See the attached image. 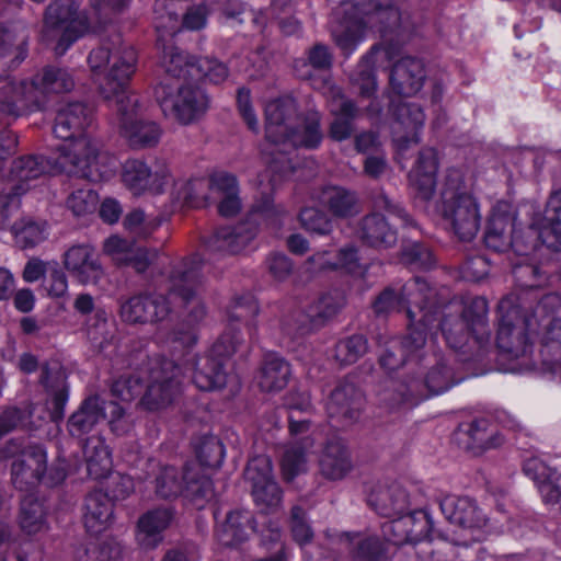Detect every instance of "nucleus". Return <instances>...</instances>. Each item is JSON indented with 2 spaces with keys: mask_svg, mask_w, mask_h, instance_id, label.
I'll return each instance as SVG.
<instances>
[{
  "mask_svg": "<svg viewBox=\"0 0 561 561\" xmlns=\"http://www.w3.org/2000/svg\"><path fill=\"white\" fill-rule=\"evenodd\" d=\"M27 56V36H14L10 32L0 35V67L11 69L18 67Z\"/></svg>",
  "mask_w": 561,
  "mask_h": 561,
  "instance_id": "52",
  "label": "nucleus"
},
{
  "mask_svg": "<svg viewBox=\"0 0 561 561\" xmlns=\"http://www.w3.org/2000/svg\"><path fill=\"white\" fill-rule=\"evenodd\" d=\"M391 518V520L386 522L382 525V534L385 539L397 546L410 543L409 526L413 524L411 518L408 517V515Z\"/></svg>",
  "mask_w": 561,
  "mask_h": 561,
  "instance_id": "64",
  "label": "nucleus"
},
{
  "mask_svg": "<svg viewBox=\"0 0 561 561\" xmlns=\"http://www.w3.org/2000/svg\"><path fill=\"white\" fill-rule=\"evenodd\" d=\"M185 496L196 505L203 508L205 504L214 497V485L211 480L206 476H191L187 470V479L184 485Z\"/></svg>",
  "mask_w": 561,
  "mask_h": 561,
  "instance_id": "56",
  "label": "nucleus"
},
{
  "mask_svg": "<svg viewBox=\"0 0 561 561\" xmlns=\"http://www.w3.org/2000/svg\"><path fill=\"white\" fill-rule=\"evenodd\" d=\"M105 409L104 402L99 397L85 399L68 420L70 435L80 437L91 432L105 417Z\"/></svg>",
  "mask_w": 561,
  "mask_h": 561,
  "instance_id": "41",
  "label": "nucleus"
},
{
  "mask_svg": "<svg viewBox=\"0 0 561 561\" xmlns=\"http://www.w3.org/2000/svg\"><path fill=\"white\" fill-rule=\"evenodd\" d=\"M376 211L364 216L357 224V238L366 245L375 249L392 248L398 240L397 230L388 222L379 211L383 210L396 215L404 225H412V218L388 195L380 192L374 198Z\"/></svg>",
  "mask_w": 561,
  "mask_h": 561,
  "instance_id": "9",
  "label": "nucleus"
},
{
  "mask_svg": "<svg viewBox=\"0 0 561 561\" xmlns=\"http://www.w3.org/2000/svg\"><path fill=\"white\" fill-rule=\"evenodd\" d=\"M437 208L459 240L471 241L477 236L481 222L479 205L467 190L460 171H447L440 185Z\"/></svg>",
  "mask_w": 561,
  "mask_h": 561,
  "instance_id": "6",
  "label": "nucleus"
},
{
  "mask_svg": "<svg viewBox=\"0 0 561 561\" xmlns=\"http://www.w3.org/2000/svg\"><path fill=\"white\" fill-rule=\"evenodd\" d=\"M170 312V302L163 295H138L121 305V318L128 323L162 322Z\"/></svg>",
  "mask_w": 561,
  "mask_h": 561,
  "instance_id": "23",
  "label": "nucleus"
},
{
  "mask_svg": "<svg viewBox=\"0 0 561 561\" xmlns=\"http://www.w3.org/2000/svg\"><path fill=\"white\" fill-rule=\"evenodd\" d=\"M64 268L81 285H96L105 271L95 249L87 243L69 247L61 256Z\"/></svg>",
  "mask_w": 561,
  "mask_h": 561,
  "instance_id": "20",
  "label": "nucleus"
},
{
  "mask_svg": "<svg viewBox=\"0 0 561 561\" xmlns=\"http://www.w3.org/2000/svg\"><path fill=\"white\" fill-rule=\"evenodd\" d=\"M425 124V114L421 105L414 102H399L393 105L392 141L398 154H403L421 141V130Z\"/></svg>",
  "mask_w": 561,
  "mask_h": 561,
  "instance_id": "19",
  "label": "nucleus"
},
{
  "mask_svg": "<svg viewBox=\"0 0 561 561\" xmlns=\"http://www.w3.org/2000/svg\"><path fill=\"white\" fill-rule=\"evenodd\" d=\"M116 112L118 133L133 149L156 147L162 136L161 127L152 121L142 119V104L138 95L119 99L112 105Z\"/></svg>",
  "mask_w": 561,
  "mask_h": 561,
  "instance_id": "12",
  "label": "nucleus"
},
{
  "mask_svg": "<svg viewBox=\"0 0 561 561\" xmlns=\"http://www.w3.org/2000/svg\"><path fill=\"white\" fill-rule=\"evenodd\" d=\"M257 310V305L251 297L237 300L228 311L229 327L213 344L209 353L187 359L193 370V382L198 389L211 391L226 386L228 375L225 362L236 354L243 343L240 332L232 325L234 322L255 316Z\"/></svg>",
  "mask_w": 561,
  "mask_h": 561,
  "instance_id": "4",
  "label": "nucleus"
},
{
  "mask_svg": "<svg viewBox=\"0 0 561 561\" xmlns=\"http://www.w3.org/2000/svg\"><path fill=\"white\" fill-rule=\"evenodd\" d=\"M88 62L93 73L101 75L100 92L112 105L117 104L119 99L136 95L128 88L136 71L137 54L119 36L93 49L89 54Z\"/></svg>",
  "mask_w": 561,
  "mask_h": 561,
  "instance_id": "5",
  "label": "nucleus"
},
{
  "mask_svg": "<svg viewBox=\"0 0 561 561\" xmlns=\"http://www.w3.org/2000/svg\"><path fill=\"white\" fill-rule=\"evenodd\" d=\"M458 434L465 448L477 454L503 443V436L496 425L485 417L474 419L461 425Z\"/></svg>",
  "mask_w": 561,
  "mask_h": 561,
  "instance_id": "32",
  "label": "nucleus"
},
{
  "mask_svg": "<svg viewBox=\"0 0 561 561\" xmlns=\"http://www.w3.org/2000/svg\"><path fill=\"white\" fill-rule=\"evenodd\" d=\"M209 187L204 180H179L174 182L172 199L175 207H197L204 201L203 192Z\"/></svg>",
  "mask_w": 561,
  "mask_h": 561,
  "instance_id": "53",
  "label": "nucleus"
},
{
  "mask_svg": "<svg viewBox=\"0 0 561 561\" xmlns=\"http://www.w3.org/2000/svg\"><path fill=\"white\" fill-rule=\"evenodd\" d=\"M289 377V364L275 354H268L262 364L257 382L262 391L278 392L287 386Z\"/></svg>",
  "mask_w": 561,
  "mask_h": 561,
  "instance_id": "43",
  "label": "nucleus"
},
{
  "mask_svg": "<svg viewBox=\"0 0 561 561\" xmlns=\"http://www.w3.org/2000/svg\"><path fill=\"white\" fill-rule=\"evenodd\" d=\"M254 529L252 514L245 510H236L227 515L216 536L221 545L236 546L247 540L249 530Z\"/></svg>",
  "mask_w": 561,
  "mask_h": 561,
  "instance_id": "42",
  "label": "nucleus"
},
{
  "mask_svg": "<svg viewBox=\"0 0 561 561\" xmlns=\"http://www.w3.org/2000/svg\"><path fill=\"white\" fill-rule=\"evenodd\" d=\"M438 165V156L434 148L425 147L420 150L409 174L410 185L420 199L427 202L433 197Z\"/></svg>",
  "mask_w": 561,
  "mask_h": 561,
  "instance_id": "28",
  "label": "nucleus"
},
{
  "mask_svg": "<svg viewBox=\"0 0 561 561\" xmlns=\"http://www.w3.org/2000/svg\"><path fill=\"white\" fill-rule=\"evenodd\" d=\"M174 512L170 507H158L142 514L136 526V542L145 550L156 549L170 527Z\"/></svg>",
  "mask_w": 561,
  "mask_h": 561,
  "instance_id": "27",
  "label": "nucleus"
},
{
  "mask_svg": "<svg viewBox=\"0 0 561 561\" xmlns=\"http://www.w3.org/2000/svg\"><path fill=\"white\" fill-rule=\"evenodd\" d=\"M92 122L93 111L82 102H69L58 110L53 131L67 142L59 146L56 163L69 175L106 182L116 174L118 160L87 133Z\"/></svg>",
  "mask_w": 561,
  "mask_h": 561,
  "instance_id": "2",
  "label": "nucleus"
},
{
  "mask_svg": "<svg viewBox=\"0 0 561 561\" xmlns=\"http://www.w3.org/2000/svg\"><path fill=\"white\" fill-rule=\"evenodd\" d=\"M426 344V333L423 328H410L402 340H392L388 348L380 356V365L388 371L401 367L413 354L421 351Z\"/></svg>",
  "mask_w": 561,
  "mask_h": 561,
  "instance_id": "33",
  "label": "nucleus"
},
{
  "mask_svg": "<svg viewBox=\"0 0 561 561\" xmlns=\"http://www.w3.org/2000/svg\"><path fill=\"white\" fill-rule=\"evenodd\" d=\"M363 402L359 390L352 383H343L332 391L327 408L330 416H342L352 422L359 416Z\"/></svg>",
  "mask_w": 561,
  "mask_h": 561,
  "instance_id": "40",
  "label": "nucleus"
},
{
  "mask_svg": "<svg viewBox=\"0 0 561 561\" xmlns=\"http://www.w3.org/2000/svg\"><path fill=\"white\" fill-rule=\"evenodd\" d=\"M322 140L320 116L312 113L304 119L297 117V103L291 96H282L268 102L265 106V144L261 154L273 175H260L259 187L262 196L255 202L251 219H265L275 222L285 211L274 205L271 193L282 178L294 172L289 154L298 147L317 148Z\"/></svg>",
  "mask_w": 561,
  "mask_h": 561,
  "instance_id": "1",
  "label": "nucleus"
},
{
  "mask_svg": "<svg viewBox=\"0 0 561 561\" xmlns=\"http://www.w3.org/2000/svg\"><path fill=\"white\" fill-rule=\"evenodd\" d=\"M193 80H205L210 83H221L228 77V68L225 64L217 59L198 58L196 66L191 68Z\"/></svg>",
  "mask_w": 561,
  "mask_h": 561,
  "instance_id": "58",
  "label": "nucleus"
},
{
  "mask_svg": "<svg viewBox=\"0 0 561 561\" xmlns=\"http://www.w3.org/2000/svg\"><path fill=\"white\" fill-rule=\"evenodd\" d=\"M425 70L421 60L404 57L397 61L390 73V84L393 91L403 96L416 94L424 82Z\"/></svg>",
  "mask_w": 561,
  "mask_h": 561,
  "instance_id": "35",
  "label": "nucleus"
},
{
  "mask_svg": "<svg viewBox=\"0 0 561 561\" xmlns=\"http://www.w3.org/2000/svg\"><path fill=\"white\" fill-rule=\"evenodd\" d=\"M524 472L536 482L543 503L561 512V474L537 458L525 461Z\"/></svg>",
  "mask_w": 561,
  "mask_h": 561,
  "instance_id": "31",
  "label": "nucleus"
},
{
  "mask_svg": "<svg viewBox=\"0 0 561 561\" xmlns=\"http://www.w3.org/2000/svg\"><path fill=\"white\" fill-rule=\"evenodd\" d=\"M546 220L547 225L539 232V238L548 248L558 251L561 248V190L550 197Z\"/></svg>",
  "mask_w": 561,
  "mask_h": 561,
  "instance_id": "50",
  "label": "nucleus"
},
{
  "mask_svg": "<svg viewBox=\"0 0 561 561\" xmlns=\"http://www.w3.org/2000/svg\"><path fill=\"white\" fill-rule=\"evenodd\" d=\"M282 473L285 480L294 478L307 470V458L305 451L297 446H289L285 449L282 462Z\"/></svg>",
  "mask_w": 561,
  "mask_h": 561,
  "instance_id": "63",
  "label": "nucleus"
},
{
  "mask_svg": "<svg viewBox=\"0 0 561 561\" xmlns=\"http://www.w3.org/2000/svg\"><path fill=\"white\" fill-rule=\"evenodd\" d=\"M33 413V404L24 403L21 407H7L0 413V439L12 431L27 427Z\"/></svg>",
  "mask_w": 561,
  "mask_h": 561,
  "instance_id": "54",
  "label": "nucleus"
},
{
  "mask_svg": "<svg viewBox=\"0 0 561 561\" xmlns=\"http://www.w3.org/2000/svg\"><path fill=\"white\" fill-rule=\"evenodd\" d=\"M122 182L135 196L145 193L161 194L169 184L171 173L164 160H154L152 164L140 159H128L122 165Z\"/></svg>",
  "mask_w": 561,
  "mask_h": 561,
  "instance_id": "17",
  "label": "nucleus"
},
{
  "mask_svg": "<svg viewBox=\"0 0 561 561\" xmlns=\"http://www.w3.org/2000/svg\"><path fill=\"white\" fill-rule=\"evenodd\" d=\"M350 453L341 440L327 444L320 460L322 474L331 480H341L352 470Z\"/></svg>",
  "mask_w": 561,
  "mask_h": 561,
  "instance_id": "44",
  "label": "nucleus"
},
{
  "mask_svg": "<svg viewBox=\"0 0 561 561\" xmlns=\"http://www.w3.org/2000/svg\"><path fill=\"white\" fill-rule=\"evenodd\" d=\"M49 162L42 156H24L14 160L11 168L12 186L0 195V229L9 226V219L20 208V196L46 176Z\"/></svg>",
  "mask_w": 561,
  "mask_h": 561,
  "instance_id": "11",
  "label": "nucleus"
},
{
  "mask_svg": "<svg viewBox=\"0 0 561 561\" xmlns=\"http://www.w3.org/2000/svg\"><path fill=\"white\" fill-rule=\"evenodd\" d=\"M439 507L449 523L462 528H481L486 523L482 510L468 496L446 495L439 501Z\"/></svg>",
  "mask_w": 561,
  "mask_h": 561,
  "instance_id": "30",
  "label": "nucleus"
},
{
  "mask_svg": "<svg viewBox=\"0 0 561 561\" xmlns=\"http://www.w3.org/2000/svg\"><path fill=\"white\" fill-rule=\"evenodd\" d=\"M342 21L332 26V37L345 56H350L363 41L366 28L379 32L412 26L408 5L401 0H346L334 13Z\"/></svg>",
  "mask_w": 561,
  "mask_h": 561,
  "instance_id": "3",
  "label": "nucleus"
},
{
  "mask_svg": "<svg viewBox=\"0 0 561 561\" xmlns=\"http://www.w3.org/2000/svg\"><path fill=\"white\" fill-rule=\"evenodd\" d=\"M154 93L164 116L183 125L199 121L209 107L208 95L197 85L183 84L173 88L161 82Z\"/></svg>",
  "mask_w": 561,
  "mask_h": 561,
  "instance_id": "10",
  "label": "nucleus"
},
{
  "mask_svg": "<svg viewBox=\"0 0 561 561\" xmlns=\"http://www.w3.org/2000/svg\"><path fill=\"white\" fill-rule=\"evenodd\" d=\"M488 304L481 297L473 298L468 305L450 301L444 307L440 330L447 344L461 350L472 336L483 347L490 342L491 333L486 320Z\"/></svg>",
  "mask_w": 561,
  "mask_h": 561,
  "instance_id": "7",
  "label": "nucleus"
},
{
  "mask_svg": "<svg viewBox=\"0 0 561 561\" xmlns=\"http://www.w3.org/2000/svg\"><path fill=\"white\" fill-rule=\"evenodd\" d=\"M368 504L381 516L396 517L409 510L410 502L407 491L399 484L375 488Z\"/></svg>",
  "mask_w": 561,
  "mask_h": 561,
  "instance_id": "36",
  "label": "nucleus"
},
{
  "mask_svg": "<svg viewBox=\"0 0 561 561\" xmlns=\"http://www.w3.org/2000/svg\"><path fill=\"white\" fill-rule=\"evenodd\" d=\"M183 371L172 359L156 358L151 362L148 385L140 404L148 411L168 407L179 394Z\"/></svg>",
  "mask_w": 561,
  "mask_h": 561,
  "instance_id": "15",
  "label": "nucleus"
},
{
  "mask_svg": "<svg viewBox=\"0 0 561 561\" xmlns=\"http://www.w3.org/2000/svg\"><path fill=\"white\" fill-rule=\"evenodd\" d=\"M209 188L224 196L218 205L221 216L232 217L239 213L241 201L238 196V183L234 175L225 172L214 174L209 180Z\"/></svg>",
  "mask_w": 561,
  "mask_h": 561,
  "instance_id": "47",
  "label": "nucleus"
},
{
  "mask_svg": "<svg viewBox=\"0 0 561 561\" xmlns=\"http://www.w3.org/2000/svg\"><path fill=\"white\" fill-rule=\"evenodd\" d=\"M256 233L257 227L251 220L234 227H222L208 239L206 248L210 252L237 254L250 245Z\"/></svg>",
  "mask_w": 561,
  "mask_h": 561,
  "instance_id": "29",
  "label": "nucleus"
},
{
  "mask_svg": "<svg viewBox=\"0 0 561 561\" xmlns=\"http://www.w3.org/2000/svg\"><path fill=\"white\" fill-rule=\"evenodd\" d=\"M87 30V19L78 13L75 0H54L46 9L44 36L47 41L57 39V54H65Z\"/></svg>",
  "mask_w": 561,
  "mask_h": 561,
  "instance_id": "14",
  "label": "nucleus"
},
{
  "mask_svg": "<svg viewBox=\"0 0 561 561\" xmlns=\"http://www.w3.org/2000/svg\"><path fill=\"white\" fill-rule=\"evenodd\" d=\"M20 526L26 535L43 534L47 530L43 504L32 494H27L21 502Z\"/></svg>",
  "mask_w": 561,
  "mask_h": 561,
  "instance_id": "51",
  "label": "nucleus"
},
{
  "mask_svg": "<svg viewBox=\"0 0 561 561\" xmlns=\"http://www.w3.org/2000/svg\"><path fill=\"white\" fill-rule=\"evenodd\" d=\"M346 299L339 289L323 294L307 311L297 310L293 313V330L305 334L336 316L345 306Z\"/></svg>",
  "mask_w": 561,
  "mask_h": 561,
  "instance_id": "22",
  "label": "nucleus"
},
{
  "mask_svg": "<svg viewBox=\"0 0 561 561\" xmlns=\"http://www.w3.org/2000/svg\"><path fill=\"white\" fill-rule=\"evenodd\" d=\"M450 370L443 363L437 365L426 374L424 379L409 378L400 385L398 391L400 399L398 402L415 400L416 402L427 398L430 394H438L451 387Z\"/></svg>",
  "mask_w": 561,
  "mask_h": 561,
  "instance_id": "25",
  "label": "nucleus"
},
{
  "mask_svg": "<svg viewBox=\"0 0 561 561\" xmlns=\"http://www.w3.org/2000/svg\"><path fill=\"white\" fill-rule=\"evenodd\" d=\"M161 220L157 216L146 215L141 209H134L124 219V227L137 237L146 238L159 226Z\"/></svg>",
  "mask_w": 561,
  "mask_h": 561,
  "instance_id": "59",
  "label": "nucleus"
},
{
  "mask_svg": "<svg viewBox=\"0 0 561 561\" xmlns=\"http://www.w3.org/2000/svg\"><path fill=\"white\" fill-rule=\"evenodd\" d=\"M89 477L94 480L107 478L112 470L111 453L104 439L91 436L83 446Z\"/></svg>",
  "mask_w": 561,
  "mask_h": 561,
  "instance_id": "45",
  "label": "nucleus"
},
{
  "mask_svg": "<svg viewBox=\"0 0 561 561\" xmlns=\"http://www.w3.org/2000/svg\"><path fill=\"white\" fill-rule=\"evenodd\" d=\"M187 472L184 474L173 466L159 465L153 471L151 484L158 497L175 499L183 494Z\"/></svg>",
  "mask_w": 561,
  "mask_h": 561,
  "instance_id": "46",
  "label": "nucleus"
},
{
  "mask_svg": "<svg viewBox=\"0 0 561 561\" xmlns=\"http://www.w3.org/2000/svg\"><path fill=\"white\" fill-rule=\"evenodd\" d=\"M0 457L14 459L11 466L12 483L21 491L37 485L47 471L46 450L37 444L23 446L18 439H10L0 447Z\"/></svg>",
  "mask_w": 561,
  "mask_h": 561,
  "instance_id": "13",
  "label": "nucleus"
},
{
  "mask_svg": "<svg viewBox=\"0 0 561 561\" xmlns=\"http://www.w3.org/2000/svg\"><path fill=\"white\" fill-rule=\"evenodd\" d=\"M500 323L496 346L501 353L511 358L525 355L529 347L528 328L530 320L514 305L511 297L503 298L499 304Z\"/></svg>",
  "mask_w": 561,
  "mask_h": 561,
  "instance_id": "16",
  "label": "nucleus"
},
{
  "mask_svg": "<svg viewBox=\"0 0 561 561\" xmlns=\"http://www.w3.org/2000/svg\"><path fill=\"white\" fill-rule=\"evenodd\" d=\"M513 219L507 215L492 216L484 237L488 248L501 252L514 247L520 252L517 245V239L513 237Z\"/></svg>",
  "mask_w": 561,
  "mask_h": 561,
  "instance_id": "48",
  "label": "nucleus"
},
{
  "mask_svg": "<svg viewBox=\"0 0 561 561\" xmlns=\"http://www.w3.org/2000/svg\"><path fill=\"white\" fill-rule=\"evenodd\" d=\"M313 198L335 218H350L360 210L357 195L342 186H324L316 193Z\"/></svg>",
  "mask_w": 561,
  "mask_h": 561,
  "instance_id": "34",
  "label": "nucleus"
},
{
  "mask_svg": "<svg viewBox=\"0 0 561 561\" xmlns=\"http://www.w3.org/2000/svg\"><path fill=\"white\" fill-rule=\"evenodd\" d=\"M33 84L44 101V110L48 103V95L70 92L75 88L72 73L56 66H46L32 77Z\"/></svg>",
  "mask_w": 561,
  "mask_h": 561,
  "instance_id": "39",
  "label": "nucleus"
},
{
  "mask_svg": "<svg viewBox=\"0 0 561 561\" xmlns=\"http://www.w3.org/2000/svg\"><path fill=\"white\" fill-rule=\"evenodd\" d=\"M161 64L172 77L193 79L191 68L196 66V60L193 61V58L176 47L164 48Z\"/></svg>",
  "mask_w": 561,
  "mask_h": 561,
  "instance_id": "55",
  "label": "nucleus"
},
{
  "mask_svg": "<svg viewBox=\"0 0 561 561\" xmlns=\"http://www.w3.org/2000/svg\"><path fill=\"white\" fill-rule=\"evenodd\" d=\"M434 296V289L424 279L415 277L401 288L400 295H397L391 288L385 289L376 298L373 307L378 314L405 309L410 320L408 329L432 328L437 313Z\"/></svg>",
  "mask_w": 561,
  "mask_h": 561,
  "instance_id": "8",
  "label": "nucleus"
},
{
  "mask_svg": "<svg viewBox=\"0 0 561 561\" xmlns=\"http://www.w3.org/2000/svg\"><path fill=\"white\" fill-rule=\"evenodd\" d=\"M251 482L252 495L257 505L265 508L277 507L282 502V491L272 476V462L266 456L251 459L244 471Z\"/></svg>",
  "mask_w": 561,
  "mask_h": 561,
  "instance_id": "21",
  "label": "nucleus"
},
{
  "mask_svg": "<svg viewBox=\"0 0 561 561\" xmlns=\"http://www.w3.org/2000/svg\"><path fill=\"white\" fill-rule=\"evenodd\" d=\"M337 541L351 553L353 561H387L385 545L376 536L335 534Z\"/></svg>",
  "mask_w": 561,
  "mask_h": 561,
  "instance_id": "38",
  "label": "nucleus"
},
{
  "mask_svg": "<svg viewBox=\"0 0 561 561\" xmlns=\"http://www.w3.org/2000/svg\"><path fill=\"white\" fill-rule=\"evenodd\" d=\"M199 284L201 275L196 267H190L186 263L171 276L170 295L179 297L184 307L190 308L188 319L193 323L201 322L206 316V308L197 296Z\"/></svg>",
  "mask_w": 561,
  "mask_h": 561,
  "instance_id": "24",
  "label": "nucleus"
},
{
  "mask_svg": "<svg viewBox=\"0 0 561 561\" xmlns=\"http://www.w3.org/2000/svg\"><path fill=\"white\" fill-rule=\"evenodd\" d=\"M367 351V339L362 334H354L337 342L335 358L341 364L348 365L357 362Z\"/></svg>",
  "mask_w": 561,
  "mask_h": 561,
  "instance_id": "57",
  "label": "nucleus"
},
{
  "mask_svg": "<svg viewBox=\"0 0 561 561\" xmlns=\"http://www.w3.org/2000/svg\"><path fill=\"white\" fill-rule=\"evenodd\" d=\"M113 503L107 494L93 491L88 494L84 503L83 523L87 530L98 535L106 530L114 517Z\"/></svg>",
  "mask_w": 561,
  "mask_h": 561,
  "instance_id": "37",
  "label": "nucleus"
},
{
  "mask_svg": "<svg viewBox=\"0 0 561 561\" xmlns=\"http://www.w3.org/2000/svg\"><path fill=\"white\" fill-rule=\"evenodd\" d=\"M322 92L330 102L331 113L335 116L330 126L331 138L336 141L347 139L353 131L352 121L357 115V107L352 101L344 99L341 89L329 80L322 82Z\"/></svg>",
  "mask_w": 561,
  "mask_h": 561,
  "instance_id": "26",
  "label": "nucleus"
},
{
  "mask_svg": "<svg viewBox=\"0 0 561 561\" xmlns=\"http://www.w3.org/2000/svg\"><path fill=\"white\" fill-rule=\"evenodd\" d=\"M44 111V101L31 79L0 77V115L14 117Z\"/></svg>",
  "mask_w": 561,
  "mask_h": 561,
  "instance_id": "18",
  "label": "nucleus"
},
{
  "mask_svg": "<svg viewBox=\"0 0 561 561\" xmlns=\"http://www.w3.org/2000/svg\"><path fill=\"white\" fill-rule=\"evenodd\" d=\"M98 203V194L91 188L82 187L69 194L66 205L75 216L80 217L92 214L96 209Z\"/></svg>",
  "mask_w": 561,
  "mask_h": 561,
  "instance_id": "60",
  "label": "nucleus"
},
{
  "mask_svg": "<svg viewBox=\"0 0 561 561\" xmlns=\"http://www.w3.org/2000/svg\"><path fill=\"white\" fill-rule=\"evenodd\" d=\"M401 262L410 268H430L435 264L431 250L417 242L405 244L401 250Z\"/></svg>",
  "mask_w": 561,
  "mask_h": 561,
  "instance_id": "61",
  "label": "nucleus"
},
{
  "mask_svg": "<svg viewBox=\"0 0 561 561\" xmlns=\"http://www.w3.org/2000/svg\"><path fill=\"white\" fill-rule=\"evenodd\" d=\"M288 527L293 539L299 545L309 543L313 538V530L308 522L306 511L298 505L290 510Z\"/></svg>",
  "mask_w": 561,
  "mask_h": 561,
  "instance_id": "62",
  "label": "nucleus"
},
{
  "mask_svg": "<svg viewBox=\"0 0 561 561\" xmlns=\"http://www.w3.org/2000/svg\"><path fill=\"white\" fill-rule=\"evenodd\" d=\"M382 50L379 45H375L360 59L354 71L350 76L351 83L357 88L359 94L370 98L377 89L376 77L374 73V65L376 56Z\"/></svg>",
  "mask_w": 561,
  "mask_h": 561,
  "instance_id": "49",
  "label": "nucleus"
}]
</instances>
